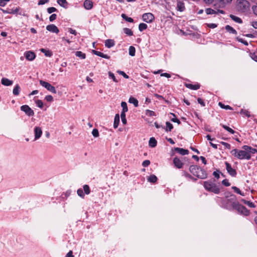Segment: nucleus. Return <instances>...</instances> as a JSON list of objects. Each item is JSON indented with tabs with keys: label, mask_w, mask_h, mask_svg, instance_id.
<instances>
[{
	"label": "nucleus",
	"mask_w": 257,
	"mask_h": 257,
	"mask_svg": "<svg viewBox=\"0 0 257 257\" xmlns=\"http://www.w3.org/2000/svg\"><path fill=\"white\" fill-rule=\"evenodd\" d=\"M189 171L193 175L200 179H204L207 177L206 172L199 166L191 165L189 167Z\"/></svg>",
	"instance_id": "obj_1"
},
{
	"label": "nucleus",
	"mask_w": 257,
	"mask_h": 257,
	"mask_svg": "<svg viewBox=\"0 0 257 257\" xmlns=\"http://www.w3.org/2000/svg\"><path fill=\"white\" fill-rule=\"evenodd\" d=\"M250 4L247 0L236 1V9L240 13H247L250 10Z\"/></svg>",
	"instance_id": "obj_2"
},
{
	"label": "nucleus",
	"mask_w": 257,
	"mask_h": 257,
	"mask_svg": "<svg viewBox=\"0 0 257 257\" xmlns=\"http://www.w3.org/2000/svg\"><path fill=\"white\" fill-rule=\"evenodd\" d=\"M231 154L234 157L238 159L243 160L246 159L249 160L251 158V155L249 154V152H247L245 150H241L234 149L231 151Z\"/></svg>",
	"instance_id": "obj_3"
},
{
	"label": "nucleus",
	"mask_w": 257,
	"mask_h": 257,
	"mask_svg": "<svg viewBox=\"0 0 257 257\" xmlns=\"http://www.w3.org/2000/svg\"><path fill=\"white\" fill-rule=\"evenodd\" d=\"M235 203H238L236 201V197L232 194L226 195V199L222 201L224 207L228 210L233 209V205Z\"/></svg>",
	"instance_id": "obj_4"
},
{
	"label": "nucleus",
	"mask_w": 257,
	"mask_h": 257,
	"mask_svg": "<svg viewBox=\"0 0 257 257\" xmlns=\"http://www.w3.org/2000/svg\"><path fill=\"white\" fill-rule=\"evenodd\" d=\"M204 187L206 190L209 192L218 194L220 192L219 187L215 183L209 181L204 182Z\"/></svg>",
	"instance_id": "obj_5"
},
{
	"label": "nucleus",
	"mask_w": 257,
	"mask_h": 257,
	"mask_svg": "<svg viewBox=\"0 0 257 257\" xmlns=\"http://www.w3.org/2000/svg\"><path fill=\"white\" fill-rule=\"evenodd\" d=\"M233 209H236L240 214L247 216L249 215V210L244 206L238 203L234 204Z\"/></svg>",
	"instance_id": "obj_6"
},
{
	"label": "nucleus",
	"mask_w": 257,
	"mask_h": 257,
	"mask_svg": "<svg viewBox=\"0 0 257 257\" xmlns=\"http://www.w3.org/2000/svg\"><path fill=\"white\" fill-rule=\"evenodd\" d=\"M40 84L51 92L55 94L56 93L57 91L55 88L50 83L41 80H40Z\"/></svg>",
	"instance_id": "obj_7"
},
{
	"label": "nucleus",
	"mask_w": 257,
	"mask_h": 257,
	"mask_svg": "<svg viewBox=\"0 0 257 257\" xmlns=\"http://www.w3.org/2000/svg\"><path fill=\"white\" fill-rule=\"evenodd\" d=\"M21 110L26 113L27 115L31 116L34 115V111L28 105H24L21 106Z\"/></svg>",
	"instance_id": "obj_8"
},
{
	"label": "nucleus",
	"mask_w": 257,
	"mask_h": 257,
	"mask_svg": "<svg viewBox=\"0 0 257 257\" xmlns=\"http://www.w3.org/2000/svg\"><path fill=\"white\" fill-rule=\"evenodd\" d=\"M142 19L146 23H151L154 20L155 17L152 13H148L144 14L142 16Z\"/></svg>",
	"instance_id": "obj_9"
},
{
	"label": "nucleus",
	"mask_w": 257,
	"mask_h": 257,
	"mask_svg": "<svg viewBox=\"0 0 257 257\" xmlns=\"http://www.w3.org/2000/svg\"><path fill=\"white\" fill-rule=\"evenodd\" d=\"M205 12L207 15L225 14V12L224 11L217 9L216 8H214V9L211 8H207L205 10Z\"/></svg>",
	"instance_id": "obj_10"
},
{
	"label": "nucleus",
	"mask_w": 257,
	"mask_h": 257,
	"mask_svg": "<svg viewBox=\"0 0 257 257\" xmlns=\"http://www.w3.org/2000/svg\"><path fill=\"white\" fill-rule=\"evenodd\" d=\"M225 164L226 166V169L229 174L232 177H235L236 175V172L235 170L231 167V165L229 163L225 162Z\"/></svg>",
	"instance_id": "obj_11"
},
{
	"label": "nucleus",
	"mask_w": 257,
	"mask_h": 257,
	"mask_svg": "<svg viewBox=\"0 0 257 257\" xmlns=\"http://www.w3.org/2000/svg\"><path fill=\"white\" fill-rule=\"evenodd\" d=\"M34 132L35 135V140H37L40 139L42 135V128L39 126H35Z\"/></svg>",
	"instance_id": "obj_12"
},
{
	"label": "nucleus",
	"mask_w": 257,
	"mask_h": 257,
	"mask_svg": "<svg viewBox=\"0 0 257 257\" xmlns=\"http://www.w3.org/2000/svg\"><path fill=\"white\" fill-rule=\"evenodd\" d=\"M47 30L52 32L58 34L59 32L58 28L54 24L48 25L46 27Z\"/></svg>",
	"instance_id": "obj_13"
},
{
	"label": "nucleus",
	"mask_w": 257,
	"mask_h": 257,
	"mask_svg": "<svg viewBox=\"0 0 257 257\" xmlns=\"http://www.w3.org/2000/svg\"><path fill=\"white\" fill-rule=\"evenodd\" d=\"M25 56L26 58L29 61L33 60L36 57L35 54L32 51H28L26 52Z\"/></svg>",
	"instance_id": "obj_14"
},
{
	"label": "nucleus",
	"mask_w": 257,
	"mask_h": 257,
	"mask_svg": "<svg viewBox=\"0 0 257 257\" xmlns=\"http://www.w3.org/2000/svg\"><path fill=\"white\" fill-rule=\"evenodd\" d=\"M173 163L176 167L178 169L182 168L183 167V163L177 157H175L173 159Z\"/></svg>",
	"instance_id": "obj_15"
},
{
	"label": "nucleus",
	"mask_w": 257,
	"mask_h": 257,
	"mask_svg": "<svg viewBox=\"0 0 257 257\" xmlns=\"http://www.w3.org/2000/svg\"><path fill=\"white\" fill-rule=\"evenodd\" d=\"M176 9L178 11L183 12L185 9L184 3L182 1H178Z\"/></svg>",
	"instance_id": "obj_16"
},
{
	"label": "nucleus",
	"mask_w": 257,
	"mask_h": 257,
	"mask_svg": "<svg viewBox=\"0 0 257 257\" xmlns=\"http://www.w3.org/2000/svg\"><path fill=\"white\" fill-rule=\"evenodd\" d=\"M92 53L94 54V55H96L97 56H98L99 57H102V58H105V59H109L110 58V57L109 56H108L106 54H104L99 51H96V50H92Z\"/></svg>",
	"instance_id": "obj_17"
},
{
	"label": "nucleus",
	"mask_w": 257,
	"mask_h": 257,
	"mask_svg": "<svg viewBox=\"0 0 257 257\" xmlns=\"http://www.w3.org/2000/svg\"><path fill=\"white\" fill-rule=\"evenodd\" d=\"M174 150L182 155H187L189 153V151L188 150L184 149L183 148H175Z\"/></svg>",
	"instance_id": "obj_18"
},
{
	"label": "nucleus",
	"mask_w": 257,
	"mask_h": 257,
	"mask_svg": "<svg viewBox=\"0 0 257 257\" xmlns=\"http://www.w3.org/2000/svg\"><path fill=\"white\" fill-rule=\"evenodd\" d=\"M219 7L221 8H224L227 5L231 3L232 0H218Z\"/></svg>",
	"instance_id": "obj_19"
},
{
	"label": "nucleus",
	"mask_w": 257,
	"mask_h": 257,
	"mask_svg": "<svg viewBox=\"0 0 257 257\" xmlns=\"http://www.w3.org/2000/svg\"><path fill=\"white\" fill-rule=\"evenodd\" d=\"M1 83L5 86H11L13 84V81L6 78H3L1 80Z\"/></svg>",
	"instance_id": "obj_20"
},
{
	"label": "nucleus",
	"mask_w": 257,
	"mask_h": 257,
	"mask_svg": "<svg viewBox=\"0 0 257 257\" xmlns=\"http://www.w3.org/2000/svg\"><path fill=\"white\" fill-rule=\"evenodd\" d=\"M84 7L86 10H90L93 7V3L91 1L85 0L84 2Z\"/></svg>",
	"instance_id": "obj_21"
},
{
	"label": "nucleus",
	"mask_w": 257,
	"mask_h": 257,
	"mask_svg": "<svg viewBox=\"0 0 257 257\" xmlns=\"http://www.w3.org/2000/svg\"><path fill=\"white\" fill-rule=\"evenodd\" d=\"M114 45V41L112 39H107L105 42V46L108 48L113 47Z\"/></svg>",
	"instance_id": "obj_22"
},
{
	"label": "nucleus",
	"mask_w": 257,
	"mask_h": 257,
	"mask_svg": "<svg viewBox=\"0 0 257 257\" xmlns=\"http://www.w3.org/2000/svg\"><path fill=\"white\" fill-rule=\"evenodd\" d=\"M185 86L189 89L192 90H197L200 88V85L198 84H192L190 83H185Z\"/></svg>",
	"instance_id": "obj_23"
},
{
	"label": "nucleus",
	"mask_w": 257,
	"mask_h": 257,
	"mask_svg": "<svg viewBox=\"0 0 257 257\" xmlns=\"http://www.w3.org/2000/svg\"><path fill=\"white\" fill-rule=\"evenodd\" d=\"M119 122V114H116L114 117L113 127L116 128L118 127Z\"/></svg>",
	"instance_id": "obj_24"
},
{
	"label": "nucleus",
	"mask_w": 257,
	"mask_h": 257,
	"mask_svg": "<svg viewBox=\"0 0 257 257\" xmlns=\"http://www.w3.org/2000/svg\"><path fill=\"white\" fill-rule=\"evenodd\" d=\"M225 29L227 32H228L230 33L233 34L235 35L237 34L236 31L229 25H226L225 26Z\"/></svg>",
	"instance_id": "obj_25"
},
{
	"label": "nucleus",
	"mask_w": 257,
	"mask_h": 257,
	"mask_svg": "<svg viewBox=\"0 0 257 257\" xmlns=\"http://www.w3.org/2000/svg\"><path fill=\"white\" fill-rule=\"evenodd\" d=\"M157 142L154 138L152 137V138H150V139L149 140V144L151 147L154 148V147H156L157 145Z\"/></svg>",
	"instance_id": "obj_26"
},
{
	"label": "nucleus",
	"mask_w": 257,
	"mask_h": 257,
	"mask_svg": "<svg viewBox=\"0 0 257 257\" xmlns=\"http://www.w3.org/2000/svg\"><path fill=\"white\" fill-rule=\"evenodd\" d=\"M20 89H21V88H20V86H19V84L16 85V86H15V87L14 88L13 90V93L14 95H18L20 93Z\"/></svg>",
	"instance_id": "obj_27"
},
{
	"label": "nucleus",
	"mask_w": 257,
	"mask_h": 257,
	"mask_svg": "<svg viewBox=\"0 0 257 257\" xmlns=\"http://www.w3.org/2000/svg\"><path fill=\"white\" fill-rule=\"evenodd\" d=\"M229 17L232 20L237 23L241 24L242 23V20L239 17L235 16L233 15H230Z\"/></svg>",
	"instance_id": "obj_28"
},
{
	"label": "nucleus",
	"mask_w": 257,
	"mask_h": 257,
	"mask_svg": "<svg viewBox=\"0 0 257 257\" xmlns=\"http://www.w3.org/2000/svg\"><path fill=\"white\" fill-rule=\"evenodd\" d=\"M241 201L243 202L244 204L248 205L249 207L255 208L256 206L253 203L250 202L249 201L245 200V199H241Z\"/></svg>",
	"instance_id": "obj_29"
},
{
	"label": "nucleus",
	"mask_w": 257,
	"mask_h": 257,
	"mask_svg": "<svg viewBox=\"0 0 257 257\" xmlns=\"http://www.w3.org/2000/svg\"><path fill=\"white\" fill-rule=\"evenodd\" d=\"M128 102L134 104L135 107H137L138 106V100L133 97H131L129 98Z\"/></svg>",
	"instance_id": "obj_30"
},
{
	"label": "nucleus",
	"mask_w": 257,
	"mask_h": 257,
	"mask_svg": "<svg viewBox=\"0 0 257 257\" xmlns=\"http://www.w3.org/2000/svg\"><path fill=\"white\" fill-rule=\"evenodd\" d=\"M148 181L151 183H155L157 181V177L155 175H151L148 178Z\"/></svg>",
	"instance_id": "obj_31"
},
{
	"label": "nucleus",
	"mask_w": 257,
	"mask_h": 257,
	"mask_svg": "<svg viewBox=\"0 0 257 257\" xmlns=\"http://www.w3.org/2000/svg\"><path fill=\"white\" fill-rule=\"evenodd\" d=\"M58 4L63 8H66L68 3L66 0H57Z\"/></svg>",
	"instance_id": "obj_32"
},
{
	"label": "nucleus",
	"mask_w": 257,
	"mask_h": 257,
	"mask_svg": "<svg viewBox=\"0 0 257 257\" xmlns=\"http://www.w3.org/2000/svg\"><path fill=\"white\" fill-rule=\"evenodd\" d=\"M75 55L82 59H84L86 57L85 54L82 53L81 51H76L75 52Z\"/></svg>",
	"instance_id": "obj_33"
},
{
	"label": "nucleus",
	"mask_w": 257,
	"mask_h": 257,
	"mask_svg": "<svg viewBox=\"0 0 257 257\" xmlns=\"http://www.w3.org/2000/svg\"><path fill=\"white\" fill-rule=\"evenodd\" d=\"M129 55L131 56H134L136 53V49L134 46H130L128 49Z\"/></svg>",
	"instance_id": "obj_34"
},
{
	"label": "nucleus",
	"mask_w": 257,
	"mask_h": 257,
	"mask_svg": "<svg viewBox=\"0 0 257 257\" xmlns=\"http://www.w3.org/2000/svg\"><path fill=\"white\" fill-rule=\"evenodd\" d=\"M121 17L123 18V19L125 20L126 21L130 22V23H133L134 22V20L131 18L128 17L125 14H121Z\"/></svg>",
	"instance_id": "obj_35"
},
{
	"label": "nucleus",
	"mask_w": 257,
	"mask_h": 257,
	"mask_svg": "<svg viewBox=\"0 0 257 257\" xmlns=\"http://www.w3.org/2000/svg\"><path fill=\"white\" fill-rule=\"evenodd\" d=\"M123 32L128 36H133V32L129 28H124L123 29Z\"/></svg>",
	"instance_id": "obj_36"
},
{
	"label": "nucleus",
	"mask_w": 257,
	"mask_h": 257,
	"mask_svg": "<svg viewBox=\"0 0 257 257\" xmlns=\"http://www.w3.org/2000/svg\"><path fill=\"white\" fill-rule=\"evenodd\" d=\"M40 50L42 52L45 54L46 56L51 57L52 55V53L49 50H47L43 48H42Z\"/></svg>",
	"instance_id": "obj_37"
},
{
	"label": "nucleus",
	"mask_w": 257,
	"mask_h": 257,
	"mask_svg": "<svg viewBox=\"0 0 257 257\" xmlns=\"http://www.w3.org/2000/svg\"><path fill=\"white\" fill-rule=\"evenodd\" d=\"M121 106L122 108V110L121 112L125 113L128 111V108L127 106V104L125 102L122 101L121 103Z\"/></svg>",
	"instance_id": "obj_38"
},
{
	"label": "nucleus",
	"mask_w": 257,
	"mask_h": 257,
	"mask_svg": "<svg viewBox=\"0 0 257 257\" xmlns=\"http://www.w3.org/2000/svg\"><path fill=\"white\" fill-rule=\"evenodd\" d=\"M83 190H84V193L85 194L88 195L89 194H90V188H89V186L88 185H83Z\"/></svg>",
	"instance_id": "obj_39"
},
{
	"label": "nucleus",
	"mask_w": 257,
	"mask_h": 257,
	"mask_svg": "<svg viewBox=\"0 0 257 257\" xmlns=\"http://www.w3.org/2000/svg\"><path fill=\"white\" fill-rule=\"evenodd\" d=\"M225 130H226L227 131H228L229 133H230L231 134H234L235 133V131L233 130L232 128H230L229 127L227 126V125H225L224 124H220Z\"/></svg>",
	"instance_id": "obj_40"
},
{
	"label": "nucleus",
	"mask_w": 257,
	"mask_h": 257,
	"mask_svg": "<svg viewBox=\"0 0 257 257\" xmlns=\"http://www.w3.org/2000/svg\"><path fill=\"white\" fill-rule=\"evenodd\" d=\"M20 9V8L19 7H17L15 9H10L9 14H14V15L17 14L19 13Z\"/></svg>",
	"instance_id": "obj_41"
},
{
	"label": "nucleus",
	"mask_w": 257,
	"mask_h": 257,
	"mask_svg": "<svg viewBox=\"0 0 257 257\" xmlns=\"http://www.w3.org/2000/svg\"><path fill=\"white\" fill-rule=\"evenodd\" d=\"M147 24L145 23H141L139 26V30L140 31L142 32L147 28Z\"/></svg>",
	"instance_id": "obj_42"
},
{
	"label": "nucleus",
	"mask_w": 257,
	"mask_h": 257,
	"mask_svg": "<svg viewBox=\"0 0 257 257\" xmlns=\"http://www.w3.org/2000/svg\"><path fill=\"white\" fill-rule=\"evenodd\" d=\"M218 105L220 106L221 108H224L225 109H230L232 110V108L229 105H225L221 102H219Z\"/></svg>",
	"instance_id": "obj_43"
},
{
	"label": "nucleus",
	"mask_w": 257,
	"mask_h": 257,
	"mask_svg": "<svg viewBox=\"0 0 257 257\" xmlns=\"http://www.w3.org/2000/svg\"><path fill=\"white\" fill-rule=\"evenodd\" d=\"M232 189L237 194H240L241 196H244V194L242 193L239 188L235 186H232Z\"/></svg>",
	"instance_id": "obj_44"
},
{
	"label": "nucleus",
	"mask_w": 257,
	"mask_h": 257,
	"mask_svg": "<svg viewBox=\"0 0 257 257\" xmlns=\"http://www.w3.org/2000/svg\"><path fill=\"white\" fill-rule=\"evenodd\" d=\"M77 194L80 197L84 198L85 197V193L83 192V190L81 188L78 189L77 191Z\"/></svg>",
	"instance_id": "obj_45"
},
{
	"label": "nucleus",
	"mask_w": 257,
	"mask_h": 257,
	"mask_svg": "<svg viewBox=\"0 0 257 257\" xmlns=\"http://www.w3.org/2000/svg\"><path fill=\"white\" fill-rule=\"evenodd\" d=\"M166 126H167L166 131L171 132V130L173 128V126L172 124H171L169 121H167L166 123Z\"/></svg>",
	"instance_id": "obj_46"
},
{
	"label": "nucleus",
	"mask_w": 257,
	"mask_h": 257,
	"mask_svg": "<svg viewBox=\"0 0 257 257\" xmlns=\"http://www.w3.org/2000/svg\"><path fill=\"white\" fill-rule=\"evenodd\" d=\"M120 117L121 118L122 122L123 124H125L126 123V119L125 118V114L124 112H121Z\"/></svg>",
	"instance_id": "obj_47"
},
{
	"label": "nucleus",
	"mask_w": 257,
	"mask_h": 257,
	"mask_svg": "<svg viewBox=\"0 0 257 257\" xmlns=\"http://www.w3.org/2000/svg\"><path fill=\"white\" fill-rule=\"evenodd\" d=\"M146 114L148 116H156V113L154 111L147 109L146 110Z\"/></svg>",
	"instance_id": "obj_48"
},
{
	"label": "nucleus",
	"mask_w": 257,
	"mask_h": 257,
	"mask_svg": "<svg viewBox=\"0 0 257 257\" xmlns=\"http://www.w3.org/2000/svg\"><path fill=\"white\" fill-rule=\"evenodd\" d=\"M37 106L41 108L43 107V102L41 100H37L35 101Z\"/></svg>",
	"instance_id": "obj_49"
},
{
	"label": "nucleus",
	"mask_w": 257,
	"mask_h": 257,
	"mask_svg": "<svg viewBox=\"0 0 257 257\" xmlns=\"http://www.w3.org/2000/svg\"><path fill=\"white\" fill-rule=\"evenodd\" d=\"M171 114H172L174 117V118H172L171 119V120L173 122H177L178 124H180L181 123V122L176 117V115L174 114V113H171Z\"/></svg>",
	"instance_id": "obj_50"
},
{
	"label": "nucleus",
	"mask_w": 257,
	"mask_h": 257,
	"mask_svg": "<svg viewBox=\"0 0 257 257\" xmlns=\"http://www.w3.org/2000/svg\"><path fill=\"white\" fill-rule=\"evenodd\" d=\"M92 134L94 137H98L99 136L98 131L96 128H94L92 130Z\"/></svg>",
	"instance_id": "obj_51"
},
{
	"label": "nucleus",
	"mask_w": 257,
	"mask_h": 257,
	"mask_svg": "<svg viewBox=\"0 0 257 257\" xmlns=\"http://www.w3.org/2000/svg\"><path fill=\"white\" fill-rule=\"evenodd\" d=\"M240 113L245 115L248 117L250 116L249 112L246 110L241 109L240 110Z\"/></svg>",
	"instance_id": "obj_52"
},
{
	"label": "nucleus",
	"mask_w": 257,
	"mask_h": 257,
	"mask_svg": "<svg viewBox=\"0 0 257 257\" xmlns=\"http://www.w3.org/2000/svg\"><path fill=\"white\" fill-rule=\"evenodd\" d=\"M108 75H109V77L110 78L112 79H113V80L114 82H118V81L116 79L114 75L113 74V73H112V72H108Z\"/></svg>",
	"instance_id": "obj_53"
},
{
	"label": "nucleus",
	"mask_w": 257,
	"mask_h": 257,
	"mask_svg": "<svg viewBox=\"0 0 257 257\" xmlns=\"http://www.w3.org/2000/svg\"><path fill=\"white\" fill-rule=\"evenodd\" d=\"M57 11V9L54 7H50L47 9V12L49 14H51Z\"/></svg>",
	"instance_id": "obj_54"
},
{
	"label": "nucleus",
	"mask_w": 257,
	"mask_h": 257,
	"mask_svg": "<svg viewBox=\"0 0 257 257\" xmlns=\"http://www.w3.org/2000/svg\"><path fill=\"white\" fill-rule=\"evenodd\" d=\"M184 175L186 178H189L191 180H192L194 181H196L197 179L196 178H194L191 175H190L189 173H185Z\"/></svg>",
	"instance_id": "obj_55"
},
{
	"label": "nucleus",
	"mask_w": 257,
	"mask_h": 257,
	"mask_svg": "<svg viewBox=\"0 0 257 257\" xmlns=\"http://www.w3.org/2000/svg\"><path fill=\"white\" fill-rule=\"evenodd\" d=\"M45 99L49 102H51L53 100V97L52 95H48L45 96Z\"/></svg>",
	"instance_id": "obj_56"
},
{
	"label": "nucleus",
	"mask_w": 257,
	"mask_h": 257,
	"mask_svg": "<svg viewBox=\"0 0 257 257\" xmlns=\"http://www.w3.org/2000/svg\"><path fill=\"white\" fill-rule=\"evenodd\" d=\"M220 143L223 145L225 148L226 149H230L231 148V146H230V145L227 143H225V142H220Z\"/></svg>",
	"instance_id": "obj_57"
},
{
	"label": "nucleus",
	"mask_w": 257,
	"mask_h": 257,
	"mask_svg": "<svg viewBox=\"0 0 257 257\" xmlns=\"http://www.w3.org/2000/svg\"><path fill=\"white\" fill-rule=\"evenodd\" d=\"M150 164V161L148 160H146L144 161L142 163V165L144 167H148Z\"/></svg>",
	"instance_id": "obj_58"
},
{
	"label": "nucleus",
	"mask_w": 257,
	"mask_h": 257,
	"mask_svg": "<svg viewBox=\"0 0 257 257\" xmlns=\"http://www.w3.org/2000/svg\"><path fill=\"white\" fill-rule=\"evenodd\" d=\"M117 72H118L119 74H120V75H122V76H123L125 78H127H127H129V76H128L127 75H126V74H125L123 71H122L119 70V71H117Z\"/></svg>",
	"instance_id": "obj_59"
},
{
	"label": "nucleus",
	"mask_w": 257,
	"mask_h": 257,
	"mask_svg": "<svg viewBox=\"0 0 257 257\" xmlns=\"http://www.w3.org/2000/svg\"><path fill=\"white\" fill-rule=\"evenodd\" d=\"M222 183L225 186H229L230 185V183L228 182V180L224 179L222 181Z\"/></svg>",
	"instance_id": "obj_60"
},
{
	"label": "nucleus",
	"mask_w": 257,
	"mask_h": 257,
	"mask_svg": "<svg viewBox=\"0 0 257 257\" xmlns=\"http://www.w3.org/2000/svg\"><path fill=\"white\" fill-rule=\"evenodd\" d=\"M56 17H57V15L56 14H54L51 15L50 16V17H49L50 21L52 22V21H54L56 19Z\"/></svg>",
	"instance_id": "obj_61"
},
{
	"label": "nucleus",
	"mask_w": 257,
	"mask_h": 257,
	"mask_svg": "<svg viewBox=\"0 0 257 257\" xmlns=\"http://www.w3.org/2000/svg\"><path fill=\"white\" fill-rule=\"evenodd\" d=\"M197 101L202 106H204L205 105L204 102L201 98H198L197 99Z\"/></svg>",
	"instance_id": "obj_62"
},
{
	"label": "nucleus",
	"mask_w": 257,
	"mask_h": 257,
	"mask_svg": "<svg viewBox=\"0 0 257 257\" xmlns=\"http://www.w3.org/2000/svg\"><path fill=\"white\" fill-rule=\"evenodd\" d=\"M251 57L253 60L257 62V55L255 54V53H254L251 54Z\"/></svg>",
	"instance_id": "obj_63"
},
{
	"label": "nucleus",
	"mask_w": 257,
	"mask_h": 257,
	"mask_svg": "<svg viewBox=\"0 0 257 257\" xmlns=\"http://www.w3.org/2000/svg\"><path fill=\"white\" fill-rule=\"evenodd\" d=\"M66 257H74L73 255V252L72 250H70L66 254Z\"/></svg>",
	"instance_id": "obj_64"
}]
</instances>
